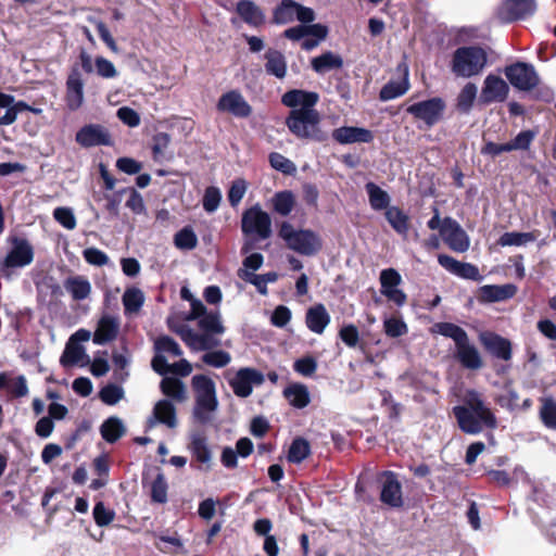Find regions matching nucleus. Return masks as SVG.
<instances>
[{
  "instance_id": "f257e3e1",
  "label": "nucleus",
  "mask_w": 556,
  "mask_h": 556,
  "mask_svg": "<svg viewBox=\"0 0 556 556\" xmlns=\"http://www.w3.org/2000/svg\"><path fill=\"white\" fill-rule=\"evenodd\" d=\"M319 96L314 91L293 89L281 97L283 105L291 108L286 118L289 131L300 140L325 142L328 132L320 127L321 115L315 109Z\"/></svg>"
},
{
  "instance_id": "f03ea898",
  "label": "nucleus",
  "mask_w": 556,
  "mask_h": 556,
  "mask_svg": "<svg viewBox=\"0 0 556 556\" xmlns=\"http://www.w3.org/2000/svg\"><path fill=\"white\" fill-rule=\"evenodd\" d=\"M454 416L462 431L477 434L483 430V426L494 429L497 420L491 409L485 406L480 393L468 390L464 396V405L453 408Z\"/></svg>"
},
{
  "instance_id": "7ed1b4c3",
  "label": "nucleus",
  "mask_w": 556,
  "mask_h": 556,
  "mask_svg": "<svg viewBox=\"0 0 556 556\" xmlns=\"http://www.w3.org/2000/svg\"><path fill=\"white\" fill-rule=\"evenodd\" d=\"M431 331L455 342L456 358L465 368L477 370L483 366L478 349L470 343L467 332L462 327L452 323H437Z\"/></svg>"
},
{
  "instance_id": "20e7f679",
  "label": "nucleus",
  "mask_w": 556,
  "mask_h": 556,
  "mask_svg": "<svg viewBox=\"0 0 556 556\" xmlns=\"http://www.w3.org/2000/svg\"><path fill=\"white\" fill-rule=\"evenodd\" d=\"M278 236L290 250L301 255H315L323 248V240L316 231L307 228L295 229L289 222L281 223Z\"/></svg>"
},
{
  "instance_id": "39448f33",
  "label": "nucleus",
  "mask_w": 556,
  "mask_h": 556,
  "mask_svg": "<svg viewBox=\"0 0 556 556\" xmlns=\"http://www.w3.org/2000/svg\"><path fill=\"white\" fill-rule=\"evenodd\" d=\"M191 387L195 396L193 416L202 424L208 422L218 407L215 382L205 375H195L191 379Z\"/></svg>"
},
{
  "instance_id": "423d86ee",
  "label": "nucleus",
  "mask_w": 556,
  "mask_h": 556,
  "mask_svg": "<svg viewBox=\"0 0 556 556\" xmlns=\"http://www.w3.org/2000/svg\"><path fill=\"white\" fill-rule=\"evenodd\" d=\"M488 62L485 51L480 47H462L453 53L451 70L458 76L469 78L479 75Z\"/></svg>"
},
{
  "instance_id": "0eeeda50",
  "label": "nucleus",
  "mask_w": 556,
  "mask_h": 556,
  "mask_svg": "<svg viewBox=\"0 0 556 556\" xmlns=\"http://www.w3.org/2000/svg\"><path fill=\"white\" fill-rule=\"evenodd\" d=\"M241 230L253 240H266L271 233V219L267 212L256 204L242 214Z\"/></svg>"
},
{
  "instance_id": "6e6552de",
  "label": "nucleus",
  "mask_w": 556,
  "mask_h": 556,
  "mask_svg": "<svg viewBox=\"0 0 556 556\" xmlns=\"http://www.w3.org/2000/svg\"><path fill=\"white\" fill-rule=\"evenodd\" d=\"M11 249L1 263V271L11 268H22L28 266L34 261V248L25 238L11 236L8 238Z\"/></svg>"
},
{
  "instance_id": "1a4fd4ad",
  "label": "nucleus",
  "mask_w": 556,
  "mask_h": 556,
  "mask_svg": "<svg viewBox=\"0 0 556 556\" xmlns=\"http://www.w3.org/2000/svg\"><path fill=\"white\" fill-rule=\"evenodd\" d=\"M294 18L308 24L315 20V12L293 0H282L273 12V23L277 25L291 23Z\"/></svg>"
},
{
  "instance_id": "9d476101",
  "label": "nucleus",
  "mask_w": 556,
  "mask_h": 556,
  "mask_svg": "<svg viewBox=\"0 0 556 556\" xmlns=\"http://www.w3.org/2000/svg\"><path fill=\"white\" fill-rule=\"evenodd\" d=\"M505 75L509 83L517 89L528 91L539 84V76L533 65L517 62L505 68Z\"/></svg>"
},
{
  "instance_id": "9b49d317",
  "label": "nucleus",
  "mask_w": 556,
  "mask_h": 556,
  "mask_svg": "<svg viewBox=\"0 0 556 556\" xmlns=\"http://www.w3.org/2000/svg\"><path fill=\"white\" fill-rule=\"evenodd\" d=\"M445 103L441 98H432L409 105L406 111L416 119L422 121L428 127H432L443 116Z\"/></svg>"
},
{
  "instance_id": "f8f14e48",
  "label": "nucleus",
  "mask_w": 556,
  "mask_h": 556,
  "mask_svg": "<svg viewBox=\"0 0 556 556\" xmlns=\"http://www.w3.org/2000/svg\"><path fill=\"white\" fill-rule=\"evenodd\" d=\"M233 393L239 397H248L253 391V386L264 382V375L254 368H240L236 375L228 379Z\"/></svg>"
},
{
  "instance_id": "ddd939ff",
  "label": "nucleus",
  "mask_w": 556,
  "mask_h": 556,
  "mask_svg": "<svg viewBox=\"0 0 556 556\" xmlns=\"http://www.w3.org/2000/svg\"><path fill=\"white\" fill-rule=\"evenodd\" d=\"M84 99V79L79 66L74 64L65 81L64 101L66 108L75 112L83 106Z\"/></svg>"
},
{
  "instance_id": "4468645a",
  "label": "nucleus",
  "mask_w": 556,
  "mask_h": 556,
  "mask_svg": "<svg viewBox=\"0 0 556 556\" xmlns=\"http://www.w3.org/2000/svg\"><path fill=\"white\" fill-rule=\"evenodd\" d=\"M216 109L238 118H248L253 112L252 106L239 90H229L223 93L217 101Z\"/></svg>"
},
{
  "instance_id": "2eb2a0df",
  "label": "nucleus",
  "mask_w": 556,
  "mask_h": 556,
  "mask_svg": "<svg viewBox=\"0 0 556 556\" xmlns=\"http://www.w3.org/2000/svg\"><path fill=\"white\" fill-rule=\"evenodd\" d=\"M441 237L448 248L455 252L463 253L469 249L470 241L468 235L460 225L451 217L443 219Z\"/></svg>"
},
{
  "instance_id": "dca6fc26",
  "label": "nucleus",
  "mask_w": 556,
  "mask_h": 556,
  "mask_svg": "<svg viewBox=\"0 0 556 556\" xmlns=\"http://www.w3.org/2000/svg\"><path fill=\"white\" fill-rule=\"evenodd\" d=\"M536 9V0H505L498 10V17L510 23L532 16Z\"/></svg>"
},
{
  "instance_id": "f3484780",
  "label": "nucleus",
  "mask_w": 556,
  "mask_h": 556,
  "mask_svg": "<svg viewBox=\"0 0 556 556\" xmlns=\"http://www.w3.org/2000/svg\"><path fill=\"white\" fill-rule=\"evenodd\" d=\"M379 482L381 485L380 501L392 508L402 507V485L396 475L392 471H383L379 476Z\"/></svg>"
},
{
  "instance_id": "a211bd4d",
  "label": "nucleus",
  "mask_w": 556,
  "mask_h": 556,
  "mask_svg": "<svg viewBox=\"0 0 556 556\" xmlns=\"http://www.w3.org/2000/svg\"><path fill=\"white\" fill-rule=\"evenodd\" d=\"M142 486L148 489L152 503L167 502L168 484L160 467H154L142 475Z\"/></svg>"
},
{
  "instance_id": "6ab92c4d",
  "label": "nucleus",
  "mask_w": 556,
  "mask_h": 556,
  "mask_svg": "<svg viewBox=\"0 0 556 556\" xmlns=\"http://www.w3.org/2000/svg\"><path fill=\"white\" fill-rule=\"evenodd\" d=\"M178 333L182 341L194 352H206L220 345L218 336L208 331L180 329Z\"/></svg>"
},
{
  "instance_id": "aec40b11",
  "label": "nucleus",
  "mask_w": 556,
  "mask_h": 556,
  "mask_svg": "<svg viewBox=\"0 0 556 556\" xmlns=\"http://www.w3.org/2000/svg\"><path fill=\"white\" fill-rule=\"evenodd\" d=\"M75 140L83 148L112 144L110 132L100 124H88L83 126L76 132Z\"/></svg>"
},
{
  "instance_id": "412c9836",
  "label": "nucleus",
  "mask_w": 556,
  "mask_h": 556,
  "mask_svg": "<svg viewBox=\"0 0 556 556\" xmlns=\"http://www.w3.org/2000/svg\"><path fill=\"white\" fill-rule=\"evenodd\" d=\"M508 92L509 87L507 83L500 76L490 74L483 81L479 101L482 104L503 102L506 100Z\"/></svg>"
},
{
  "instance_id": "4be33fe9",
  "label": "nucleus",
  "mask_w": 556,
  "mask_h": 556,
  "mask_svg": "<svg viewBox=\"0 0 556 556\" xmlns=\"http://www.w3.org/2000/svg\"><path fill=\"white\" fill-rule=\"evenodd\" d=\"M438 262L446 270L464 279H470L475 281L482 279L478 267L472 264L459 262L445 254H440L438 256Z\"/></svg>"
},
{
  "instance_id": "5701e85b",
  "label": "nucleus",
  "mask_w": 556,
  "mask_h": 556,
  "mask_svg": "<svg viewBox=\"0 0 556 556\" xmlns=\"http://www.w3.org/2000/svg\"><path fill=\"white\" fill-rule=\"evenodd\" d=\"M119 332V321L111 315H103L97 324L92 341L97 345H104L114 341Z\"/></svg>"
},
{
  "instance_id": "b1692460",
  "label": "nucleus",
  "mask_w": 556,
  "mask_h": 556,
  "mask_svg": "<svg viewBox=\"0 0 556 556\" xmlns=\"http://www.w3.org/2000/svg\"><path fill=\"white\" fill-rule=\"evenodd\" d=\"M331 136L340 144L368 143L374 139V135L369 129L353 126L336 128Z\"/></svg>"
},
{
  "instance_id": "393cba45",
  "label": "nucleus",
  "mask_w": 556,
  "mask_h": 556,
  "mask_svg": "<svg viewBox=\"0 0 556 556\" xmlns=\"http://www.w3.org/2000/svg\"><path fill=\"white\" fill-rule=\"evenodd\" d=\"M331 317L324 304H315L306 311V327L316 334L324 333L330 324Z\"/></svg>"
},
{
  "instance_id": "a878e982",
  "label": "nucleus",
  "mask_w": 556,
  "mask_h": 556,
  "mask_svg": "<svg viewBox=\"0 0 556 556\" xmlns=\"http://www.w3.org/2000/svg\"><path fill=\"white\" fill-rule=\"evenodd\" d=\"M236 11L243 22L252 27H260L265 23V13L252 0H240Z\"/></svg>"
},
{
  "instance_id": "bb28decb",
  "label": "nucleus",
  "mask_w": 556,
  "mask_h": 556,
  "mask_svg": "<svg viewBox=\"0 0 556 556\" xmlns=\"http://www.w3.org/2000/svg\"><path fill=\"white\" fill-rule=\"evenodd\" d=\"M399 71L402 72L403 77L399 81H389L380 90L379 98L382 101H389L403 96L409 89L408 81V67L405 63L397 66Z\"/></svg>"
},
{
  "instance_id": "cd10ccee",
  "label": "nucleus",
  "mask_w": 556,
  "mask_h": 556,
  "mask_svg": "<svg viewBox=\"0 0 556 556\" xmlns=\"http://www.w3.org/2000/svg\"><path fill=\"white\" fill-rule=\"evenodd\" d=\"M265 71L268 75L275 76L278 79H283L287 75V60L282 52L269 48L265 54Z\"/></svg>"
},
{
  "instance_id": "c85d7f7f",
  "label": "nucleus",
  "mask_w": 556,
  "mask_h": 556,
  "mask_svg": "<svg viewBox=\"0 0 556 556\" xmlns=\"http://www.w3.org/2000/svg\"><path fill=\"white\" fill-rule=\"evenodd\" d=\"M482 343L495 357L503 361H509L511 358V343L509 340L498 334H490L482 338Z\"/></svg>"
},
{
  "instance_id": "c756f323",
  "label": "nucleus",
  "mask_w": 556,
  "mask_h": 556,
  "mask_svg": "<svg viewBox=\"0 0 556 556\" xmlns=\"http://www.w3.org/2000/svg\"><path fill=\"white\" fill-rule=\"evenodd\" d=\"M517 288L514 285H486L480 288V299L484 302H500L508 300L516 294Z\"/></svg>"
},
{
  "instance_id": "7c9ffc66",
  "label": "nucleus",
  "mask_w": 556,
  "mask_h": 556,
  "mask_svg": "<svg viewBox=\"0 0 556 556\" xmlns=\"http://www.w3.org/2000/svg\"><path fill=\"white\" fill-rule=\"evenodd\" d=\"M63 286L74 301H83L91 293V285L85 276H70L64 280Z\"/></svg>"
},
{
  "instance_id": "2f4dec72",
  "label": "nucleus",
  "mask_w": 556,
  "mask_h": 556,
  "mask_svg": "<svg viewBox=\"0 0 556 556\" xmlns=\"http://www.w3.org/2000/svg\"><path fill=\"white\" fill-rule=\"evenodd\" d=\"M283 396L295 408H304L311 403L308 388L303 383H291L283 390Z\"/></svg>"
},
{
  "instance_id": "473e14b6",
  "label": "nucleus",
  "mask_w": 556,
  "mask_h": 556,
  "mask_svg": "<svg viewBox=\"0 0 556 556\" xmlns=\"http://www.w3.org/2000/svg\"><path fill=\"white\" fill-rule=\"evenodd\" d=\"M311 66L317 74H325L332 70H340L343 66V60L339 54L327 51L313 58Z\"/></svg>"
},
{
  "instance_id": "72a5a7b5",
  "label": "nucleus",
  "mask_w": 556,
  "mask_h": 556,
  "mask_svg": "<svg viewBox=\"0 0 556 556\" xmlns=\"http://www.w3.org/2000/svg\"><path fill=\"white\" fill-rule=\"evenodd\" d=\"M189 450L198 462L206 465L211 463L212 454L207 446V440L204 433L199 431L191 433Z\"/></svg>"
},
{
  "instance_id": "f704fd0d",
  "label": "nucleus",
  "mask_w": 556,
  "mask_h": 556,
  "mask_svg": "<svg viewBox=\"0 0 556 556\" xmlns=\"http://www.w3.org/2000/svg\"><path fill=\"white\" fill-rule=\"evenodd\" d=\"M126 432L123 421L115 416L109 417L100 427V433L108 443L117 442Z\"/></svg>"
},
{
  "instance_id": "c9c22d12",
  "label": "nucleus",
  "mask_w": 556,
  "mask_h": 556,
  "mask_svg": "<svg viewBox=\"0 0 556 556\" xmlns=\"http://www.w3.org/2000/svg\"><path fill=\"white\" fill-rule=\"evenodd\" d=\"M154 421L166 425L169 428L174 427V402L170 400L159 401L153 408V416L149 420V427H152Z\"/></svg>"
},
{
  "instance_id": "e433bc0d",
  "label": "nucleus",
  "mask_w": 556,
  "mask_h": 556,
  "mask_svg": "<svg viewBox=\"0 0 556 556\" xmlns=\"http://www.w3.org/2000/svg\"><path fill=\"white\" fill-rule=\"evenodd\" d=\"M384 216L399 235L406 237L409 230V217L397 206L387 208Z\"/></svg>"
},
{
  "instance_id": "4c0bfd02",
  "label": "nucleus",
  "mask_w": 556,
  "mask_h": 556,
  "mask_svg": "<svg viewBox=\"0 0 556 556\" xmlns=\"http://www.w3.org/2000/svg\"><path fill=\"white\" fill-rule=\"evenodd\" d=\"M295 203V195L290 190L276 192L271 198L274 211L281 216H288L293 211Z\"/></svg>"
},
{
  "instance_id": "58836bf2",
  "label": "nucleus",
  "mask_w": 556,
  "mask_h": 556,
  "mask_svg": "<svg viewBox=\"0 0 556 556\" xmlns=\"http://www.w3.org/2000/svg\"><path fill=\"white\" fill-rule=\"evenodd\" d=\"M195 319H199V329L202 331H208L217 336L225 332V327L223 326L220 314L218 312L207 313L205 309L204 313Z\"/></svg>"
},
{
  "instance_id": "ea45409f",
  "label": "nucleus",
  "mask_w": 556,
  "mask_h": 556,
  "mask_svg": "<svg viewBox=\"0 0 556 556\" xmlns=\"http://www.w3.org/2000/svg\"><path fill=\"white\" fill-rule=\"evenodd\" d=\"M124 313L126 315L135 314L140 311L144 303L143 292L138 288H128L122 298Z\"/></svg>"
},
{
  "instance_id": "a19ab883",
  "label": "nucleus",
  "mask_w": 556,
  "mask_h": 556,
  "mask_svg": "<svg viewBox=\"0 0 556 556\" xmlns=\"http://www.w3.org/2000/svg\"><path fill=\"white\" fill-rule=\"evenodd\" d=\"M540 402L539 416L542 424L548 429L556 430V401L551 396H544Z\"/></svg>"
},
{
  "instance_id": "79ce46f5",
  "label": "nucleus",
  "mask_w": 556,
  "mask_h": 556,
  "mask_svg": "<svg viewBox=\"0 0 556 556\" xmlns=\"http://www.w3.org/2000/svg\"><path fill=\"white\" fill-rule=\"evenodd\" d=\"M365 188L368 193L370 206L375 211H381V210L387 211V208L390 207L389 206L390 197L379 186H377L374 182H367Z\"/></svg>"
},
{
  "instance_id": "37998d69",
  "label": "nucleus",
  "mask_w": 556,
  "mask_h": 556,
  "mask_svg": "<svg viewBox=\"0 0 556 556\" xmlns=\"http://www.w3.org/2000/svg\"><path fill=\"white\" fill-rule=\"evenodd\" d=\"M85 357L89 361V357L86 354L85 348L83 345L67 342L61 355L60 363L63 367L73 366L78 364Z\"/></svg>"
},
{
  "instance_id": "c03bdc74",
  "label": "nucleus",
  "mask_w": 556,
  "mask_h": 556,
  "mask_svg": "<svg viewBox=\"0 0 556 556\" xmlns=\"http://www.w3.org/2000/svg\"><path fill=\"white\" fill-rule=\"evenodd\" d=\"M478 88L473 83H467L459 91L456 109L462 113H469L477 98Z\"/></svg>"
},
{
  "instance_id": "a18cd8bd",
  "label": "nucleus",
  "mask_w": 556,
  "mask_h": 556,
  "mask_svg": "<svg viewBox=\"0 0 556 556\" xmlns=\"http://www.w3.org/2000/svg\"><path fill=\"white\" fill-rule=\"evenodd\" d=\"M538 235L535 232H505L498 239V244L502 247H520L535 241Z\"/></svg>"
},
{
  "instance_id": "49530a36",
  "label": "nucleus",
  "mask_w": 556,
  "mask_h": 556,
  "mask_svg": "<svg viewBox=\"0 0 556 556\" xmlns=\"http://www.w3.org/2000/svg\"><path fill=\"white\" fill-rule=\"evenodd\" d=\"M309 454V443L303 438H296L290 445L288 460L293 464H300L307 458Z\"/></svg>"
},
{
  "instance_id": "de8ad7c7",
  "label": "nucleus",
  "mask_w": 556,
  "mask_h": 556,
  "mask_svg": "<svg viewBox=\"0 0 556 556\" xmlns=\"http://www.w3.org/2000/svg\"><path fill=\"white\" fill-rule=\"evenodd\" d=\"M198 245V236L191 226H186L176 232V248L191 251Z\"/></svg>"
},
{
  "instance_id": "09e8293b",
  "label": "nucleus",
  "mask_w": 556,
  "mask_h": 556,
  "mask_svg": "<svg viewBox=\"0 0 556 556\" xmlns=\"http://www.w3.org/2000/svg\"><path fill=\"white\" fill-rule=\"evenodd\" d=\"M201 359L207 366L223 368L231 362V355L223 350H210L202 355Z\"/></svg>"
},
{
  "instance_id": "8fccbe9b",
  "label": "nucleus",
  "mask_w": 556,
  "mask_h": 556,
  "mask_svg": "<svg viewBox=\"0 0 556 556\" xmlns=\"http://www.w3.org/2000/svg\"><path fill=\"white\" fill-rule=\"evenodd\" d=\"M30 111V112H39V110L33 109L30 105H28L24 101H17L14 105L7 108L5 113L0 116V126H8L13 124L17 115L22 112Z\"/></svg>"
},
{
  "instance_id": "3c124183",
  "label": "nucleus",
  "mask_w": 556,
  "mask_h": 556,
  "mask_svg": "<svg viewBox=\"0 0 556 556\" xmlns=\"http://www.w3.org/2000/svg\"><path fill=\"white\" fill-rule=\"evenodd\" d=\"M269 163L273 168L285 175H294L296 173V165L278 152L269 154Z\"/></svg>"
},
{
  "instance_id": "603ef678",
  "label": "nucleus",
  "mask_w": 556,
  "mask_h": 556,
  "mask_svg": "<svg viewBox=\"0 0 556 556\" xmlns=\"http://www.w3.org/2000/svg\"><path fill=\"white\" fill-rule=\"evenodd\" d=\"M170 143V136L165 132H159L152 139V157L155 162H162L165 157V151Z\"/></svg>"
},
{
  "instance_id": "864d4df0",
  "label": "nucleus",
  "mask_w": 556,
  "mask_h": 556,
  "mask_svg": "<svg viewBox=\"0 0 556 556\" xmlns=\"http://www.w3.org/2000/svg\"><path fill=\"white\" fill-rule=\"evenodd\" d=\"M379 280L381 285L380 292L384 295V290H394L401 285L402 277L394 268H387L381 270Z\"/></svg>"
},
{
  "instance_id": "5fc2aeb1",
  "label": "nucleus",
  "mask_w": 556,
  "mask_h": 556,
  "mask_svg": "<svg viewBox=\"0 0 556 556\" xmlns=\"http://www.w3.org/2000/svg\"><path fill=\"white\" fill-rule=\"evenodd\" d=\"M124 396V390L116 384L110 383L103 387L99 392L100 400L106 405H115Z\"/></svg>"
},
{
  "instance_id": "6e6d98bb",
  "label": "nucleus",
  "mask_w": 556,
  "mask_h": 556,
  "mask_svg": "<svg viewBox=\"0 0 556 556\" xmlns=\"http://www.w3.org/2000/svg\"><path fill=\"white\" fill-rule=\"evenodd\" d=\"M123 191L124 193L129 194V198L125 203L126 207L136 215L143 214L146 212V206L142 195L134 187L123 188Z\"/></svg>"
},
{
  "instance_id": "4d7b16f0",
  "label": "nucleus",
  "mask_w": 556,
  "mask_h": 556,
  "mask_svg": "<svg viewBox=\"0 0 556 556\" xmlns=\"http://www.w3.org/2000/svg\"><path fill=\"white\" fill-rule=\"evenodd\" d=\"M92 515L94 522L99 527L109 526L115 518V511L113 509L106 508L104 503L101 501L96 503Z\"/></svg>"
},
{
  "instance_id": "13d9d810",
  "label": "nucleus",
  "mask_w": 556,
  "mask_h": 556,
  "mask_svg": "<svg viewBox=\"0 0 556 556\" xmlns=\"http://www.w3.org/2000/svg\"><path fill=\"white\" fill-rule=\"evenodd\" d=\"M180 295L184 300H187L190 302V312L187 315V319H195L200 315H202L205 311V306L203 303L194 298L190 290L187 287H182L180 290Z\"/></svg>"
},
{
  "instance_id": "bf43d9fd",
  "label": "nucleus",
  "mask_w": 556,
  "mask_h": 556,
  "mask_svg": "<svg viewBox=\"0 0 556 556\" xmlns=\"http://www.w3.org/2000/svg\"><path fill=\"white\" fill-rule=\"evenodd\" d=\"M53 217L60 225L68 230H73L77 225L76 217L70 207L60 206L54 208Z\"/></svg>"
},
{
  "instance_id": "052dcab7",
  "label": "nucleus",
  "mask_w": 556,
  "mask_h": 556,
  "mask_svg": "<svg viewBox=\"0 0 556 556\" xmlns=\"http://www.w3.org/2000/svg\"><path fill=\"white\" fill-rule=\"evenodd\" d=\"M384 332L390 338H399L407 333V325L399 318H387L383 321Z\"/></svg>"
},
{
  "instance_id": "680f3d73",
  "label": "nucleus",
  "mask_w": 556,
  "mask_h": 556,
  "mask_svg": "<svg viewBox=\"0 0 556 556\" xmlns=\"http://www.w3.org/2000/svg\"><path fill=\"white\" fill-rule=\"evenodd\" d=\"M220 200L222 193L219 189L216 187H207L203 197V208L207 213H213L218 208Z\"/></svg>"
},
{
  "instance_id": "e2e57ef3",
  "label": "nucleus",
  "mask_w": 556,
  "mask_h": 556,
  "mask_svg": "<svg viewBox=\"0 0 556 556\" xmlns=\"http://www.w3.org/2000/svg\"><path fill=\"white\" fill-rule=\"evenodd\" d=\"M83 256L85 261L94 266H104L109 263V256L97 248H87L83 251Z\"/></svg>"
},
{
  "instance_id": "0e129e2a",
  "label": "nucleus",
  "mask_w": 556,
  "mask_h": 556,
  "mask_svg": "<svg viewBox=\"0 0 556 556\" xmlns=\"http://www.w3.org/2000/svg\"><path fill=\"white\" fill-rule=\"evenodd\" d=\"M247 182L243 179L232 181L228 191V201L231 206H237L240 203L247 192Z\"/></svg>"
},
{
  "instance_id": "69168bd1",
  "label": "nucleus",
  "mask_w": 556,
  "mask_h": 556,
  "mask_svg": "<svg viewBox=\"0 0 556 556\" xmlns=\"http://www.w3.org/2000/svg\"><path fill=\"white\" fill-rule=\"evenodd\" d=\"M116 168L127 175L139 174L142 169V163L128 156L117 159Z\"/></svg>"
},
{
  "instance_id": "338daca9",
  "label": "nucleus",
  "mask_w": 556,
  "mask_h": 556,
  "mask_svg": "<svg viewBox=\"0 0 556 556\" xmlns=\"http://www.w3.org/2000/svg\"><path fill=\"white\" fill-rule=\"evenodd\" d=\"M519 400V395L516 390H514L510 384L505 386V391L503 394H500L495 401L502 407L507 409H514L517 406V402Z\"/></svg>"
},
{
  "instance_id": "774afa93",
  "label": "nucleus",
  "mask_w": 556,
  "mask_h": 556,
  "mask_svg": "<svg viewBox=\"0 0 556 556\" xmlns=\"http://www.w3.org/2000/svg\"><path fill=\"white\" fill-rule=\"evenodd\" d=\"M293 368L298 374L309 377L315 374L317 369V362L311 356L302 357L294 362Z\"/></svg>"
}]
</instances>
